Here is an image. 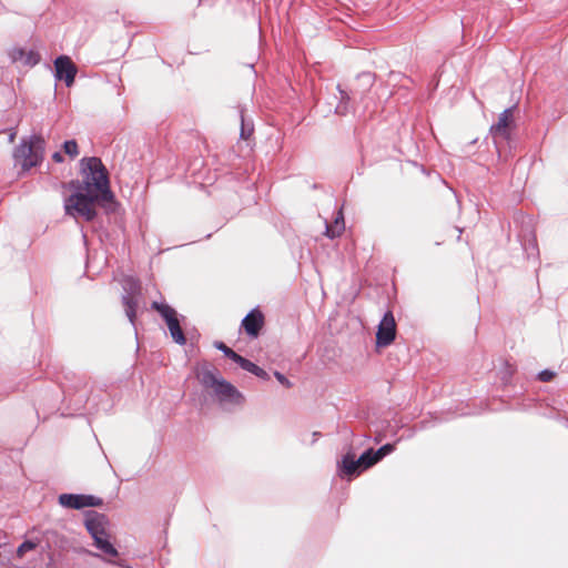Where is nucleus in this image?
<instances>
[{
	"label": "nucleus",
	"instance_id": "f3484780",
	"mask_svg": "<svg viewBox=\"0 0 568 568\" xmlns=\"http://www.w3.org/2000/svg\"><path fill=\"white\" fill-rule=\"evenodd\" d=\"M63 151L70 158L74 159L79 154V148L75 140H68L63 143Z\"/></svg>",
	"mask_w": 568,
	"mask_h": 568
},
{
	"label": "nucleus",
	"instance_id": "39448f33",
	"mask_svg": "<svg viewBox=\"0 0 568 568\" xmlns=\"http://www.w3.org/2000/svg\"><path fill=\"white\" fill-rule=\"evenodd\" d=\"M59 504L70 509H82L85 507H99L103 504V500L93 495L61 494L59 496Z\"/></svg>",
	"mask_w": 568,
	"mask_h": 568
},
{
	"label": "nucleus",
	"instance_id": "2eb2a0df",
	"mask_svg": "<svg viewBox=\"0 0 568 568\" xmlns=\"http://www.w3.org/2000/svg\"><path fill=\"white\" fill-rule=\"evenodd\" d=\"M345 230V223H333V224H326L325 234L329 239H336L338 237L343 231Z\"/></svg>",
	"mask_w": 568,
	"mask_h": 568
},
{
	"label": "nucleus",
	"instance_id": "4468645a",
	"mask_svg": "<svg viewBox=\"0 0 568 568\" xmlns=\"http://www.w3.org/2000/svg\"><path fill=\"white\" fill-rule=\"evenodd\" d=\"M357 459L359 460L358 464H361L363 470H366L378 463L373 448L365 450Z\"/></svg>",
	"mask_w": 568,
	"mask_h": 568
},
{
	"label": "nucleus",
	"instance_id": "5701e85b",
	"mask_svg": "<svg viewBox=\"0 0 568 568\" xmlns=\"http://www.w3.org/2000/svg\"><path fill=\"white\" fill-rule=\"evenodd\" d=\"M251 374L255 375L256 377H258L263 381L270 379V375L267 374V372L264 371L263 368H261L260 366H257L256 364H255L254 368L252 369Z\"/></svg>",
	"mask_w": 568,
	"mask_h": 568
},
{
	"label": "nucleus",
	"instance_id": "c756f323",
	"mask_svg": "<svg viewBox=\"0 0 568 568\" xmlns=\"http://www.w3.org/2000/svg\"><path fill=\"white\" fill-rule=\"evenodd\" d=\"M338 91H339L342 101H348L351 99L348 92L341 89L339 85H338Z\"/></svg>",
	"mask_w": 568,
	"mask_h": 568
},
{
	"label": "nucleus",
	"instance_id": "7ed1b4c3",
	"mask_svg": "<svg viewBox=\"0 0 568 568\" xmlns=\"http://www.w3.org/2000/svg\"><path fill=\"white\" fill-rule=\"evenodd\" d=\"M45 150V140L38 134L22 138L13 150L16 164L21 166L22 172H28L42 163Z\"/></svg>",
	"mask_w": 568,
	"mask_h": 568
},
{
	"label": "nucleus",
	"instance_id": "b1692460",
	"mask_svg": "<svg viewBox=\"0 0 568 568\" xmlns=\"http://www.w3.org/2000/svg\"><path fill=\"white\" fill-rule=\"evenodd\" d=\"M555 377V373L550 369H544L538 374V379L541 382H550Z\"/></svg>",
	"mask_w": 568,
	"mask_h": 568
},
{
	"label": "nucleus",
	"instance_id": "6ab92c4d",
	"mask_svg": "<svg viewBox=\"0 0 568 568\" xmlns=\"http://www.w3.org/2000/svg\"><path fill=\"white\" fill-rule=\"evenodd\" d=\"M395 450V444H385L383 445L382 447H379L377 450H375V456L377 458V460H382L385 456H387L388 454H390L392 452Z\"/></svg>",
	"mask_w": 568,
	"mask_h": 568
},
{
	"label": "nucleus",
	"instance_id": "cd10ccee",
	"mask_svg": "<svg viewBox=\"0 0 568 568\" xmlns=\"http://www.w3.org/2000/svg\"><path fill=\"white\" fill-rule=\"evenodd\" d=\"M94 539V545L97 548H100V545H102L108 539V534L105 535H95L91 536Z\"/></svg>",
	"mask_w": 568,
	"mask_h": 568
},
{
	"label": "nucleus",
	"instance_id": "6e6552de",
	"mask_svg": "<svg viewBox=\"0 0 568 568\" xmlns=\"http://www.w3.org/2000/svg\"><path fill=\"white\" fill-rule=\"evenodd\" d=\"M129 293L122 296V303L124 306L125 315L129 318L130 323L134 325L136 307H138V298L136 295L140 294L141 286L138 281L130 278L128 282Z\"/></svg>",
	"mask_w": 568,
	"mask_h": 568
},
{
	"label": "nucleus",
	"instance_id": "bb28decb",
	"mask_svg": "<svg viewBox=\"0 0 568 568\" xmlns=\"http://www.w3.org/2000/svg\"><path fill=\"white\" fill-rule=\"evenodd\" d=\"M241 121H242L241 138L242 139H247L248 135L251 134V132L253 131V129L246 126L242 112H241Z\"/></svg>",
	"mask_w": 568,
	"mask_h": 568
},
{
	"label": "nucleus",
	"instance_id": "423d86ee",
	"mask_svg": "<svg viewBox=\"0 0 568 568\" xmlns=\"http://www.w3.org/2000/svg\"><path fill=\"white\" fill-rule=\"evenodd\" d=\"M396 337V323L394 315L387 311L381 320L376 332V345L386 347L390 345Z\"/></svg>",
	"mask_w": 568,
	"mask_h": 568
},
{
	"label": "nucleus",
	"instance_id": "c85d7f7f",
	"mask_svg": "<svg viewBox=\"0 0 568 568\" xmlns=\"http://www.w3.org/2000/svg\"><path fill=\"white\" fill-rule=\"evenodd\" d=\"M52 160L57 163H62L64 161V158L60 152H54L52 154Z\"/></svg>",
	"mask_w": 568,
	"mask_h": 568
},
{
	"label": "nucleus",
	"instance_id": "a878e982",
	"mask_svg": "<svg viewBox=\"0 0 568 568\" xmlns=\"http://www.w3.org/2000/svg\"><path fill=\"white\" fill-rule=\"evenodd\" d=\"M36 548V544L30 541V540H27L24 542H22L19 547H18V554H23L26 551H29V550H32Z\"/></svg>",
	"mask_w": 568,
	"mask_h": 568
},
{
	"label": "nucleus",
	"instance_id": "a211bd4d",
	"mask_svg": "<svg viewBox=\"0 0 568 568\" xmlns=\"http://www.w3.org/2000/svg\"><path fill=\"white\" fill-rule=\"evenodd\" d=\"M234 363H236L242 369L251 373L254 368L255 364L245 357L241 356L240 354H235V356L232 359Z\"/></svg>",
	"mask_w": 568,
	"mask_h": 568
},
{
	"label": "nucleus",
	"instance_id": "f8f14e48",
	"mask_svg": "<svg viewBox=\"0 0 568 568\" xmlns=\"http://www.w3.org/2000/svg\"><path fill=\"white\" fill-rule=\"evenodd\" d=\"M10 58L13 62H22L24 65L34 67L40 61V54L37 51H26L22 48H14L10 52Z\"/></svg>",
	"mask_w": 568,
	"mask_h": 568
},
{
	"label": "nucleus",
	"instance_id": "9b49d317",
	"mask_svg": "<svg viewBox=\"0 0 568 568\" xmlns=\"http://www.w3.org/2000/svg\"><path fill=\"white\" fill-rule=\"evenodd\" d=\"M264 324V316L261 311L252 310L243 320L242 326L251 337H257Z\"/></svg>",
	"mask_w": 568,
	"mask_h": 568
},
{
	"label": "nucleus",
	"instance_id": "f03ea898",
	"mask_svg": "<svg viewBox=\"0 0 568 568\" xmlns=\"http://www.w3.org/2000/svg\"><path fill=\"white\" fill-rule=\"evenodd\" d=\"M197 379L205 389H211L220 403L241 405L244 396L230 382L224 379L215 367L204 365L197 373Z\"/></svg>",
	"mask_w": 568,
	"mask_h": 568
},
{
	"label": "nucleus",
	"instance_id": "2f4dec72",
	"mask_svg": "<svg viewBox=\"0 0 568 568\" xmlns=\"http://www.w3.org/2000/svg\"><path fill=\"white\" fill-rule=\"evenodd\" d=\"M312 436H313V440H312V443H315V442L318 439V437L321 436V433H318V432H314V433L312 434Z\"/></svg>",
	"mask_w": 568,
	"mask_h": 568
},
{
	"label": "nucleus",
	"instance_id": "aec40b11",
	"mask_svg": "<svg viewBox=\"0 0 568 568\" xmlns=\"http://www.w3.org/2000/svg\"><path fill=\"white\" fill-rule=\"evenodd\" d=\"M214 347L219 351H221L227 358L231 361L235 356L236 352H234L232 348H230L225 343L223 342H215Z\"/></svg>",
	"mask_w": 568,
	"mask_h": 568
},
{
	"label": "nucleus",
	"instance_id": "393cba45",
	"mask_svg": "<svg viewBox=\"0 0 568 568\" xmlns=\"http://www.w3.org/2000/svg\"><path fill=\"white\" fill-rule=\"evenodd\" d=\"M274 376L278 381V383L282 384L283 386H285L286 388L292 387V383L282 373L276 371V372H274Z\"/></svg>",
	"mask_w": 568,
	"mask_h": 568
},
{
	"label": "nucleus",
	"instance_id": "f257e3e1",
	"mask_svg": "<svg viewBox=\"0 0 568 568\" xmlns=\"http://www.w3.org/2000/svg\"><path fill=\"white\" fill-rule=\"evenodd\" d=\"M83 180H72L69 185L75 191L64 200V212L72 217L81 216L92 222L98 212L94 204H99L106 212H113L115 197L110 189L109 173L101 159L97 156L81 160Z\"/></svg>",
	"mask_w": 568,
	"mask_h": 568
},
{
	"label": "nucleus",
	"instance_id": "20e7f679",
	"mask_svg": "<svg viewBox=\"0 0 568 568\" xmlns=\"http://www.w3.org/2000/svg\"><path fill=\"white\" fill-rule=\"evenodd\" d=\"M151 307L158 311L161 317L165 321L172 339L179 345H184L186 343V338L180 325L176 311L168 304L156 301L151 304Z\"/></svg>",
	"mask_w": 568,
	"mask_h": 568
},
{
	"label": "nucleus",
	"instance_id": "0eeeda50",
	"mask_svg": "<svg viewBox=\"0 0 568 568\" xmlns=\"http://www.w3.org/2000/svg\"><path fill=\"white\" fill-rule=\"evenodd\" d=\"M516 106L505 109L498 118V121L490 126V133L494 139L508 141L510 139V126L514 122V110Z\"/></svg>",
	"mask_w": 568,
	"mask_h": 568
},
{
	"label": "nucleus",
	"instance_id": "7c9ffc66",
	"mask_svg": "<svg viewBox=\"0 0 568 568\" xmlns=\"http://www.w3.org/2000/svg\"><path fill=\"white\" fill-rule=\"evenodd\" d=\"M344 222V216L342 211H338L337 215L335 216L334 223H341Z\"/></svg>",
	"mask_w": 568,
	"mask_h": 568
},
{
	"label": "nucleus",
	"instance_id": "412c9836",
	"mask_svg": "<svg viewBox=\"0 0 568 568\" xmlns=\"http://www.w3.org/2000/svg\"><path fill=\"white\" fill-rule=\"evenodd\" d=\"M99 549L102 550L108 556H118V550L108 539L102 545H100Z\"/></svg>",
	"mask_w": 568,
	"mask_h": 568
},
{
	"label": "nucleus",
	"instance_id": "9d476101",
	"mask_svg": "<svg viewBox=\"0 0 568 568\" xmlns=\"http://www.w3.org/2000/svg\"><path fill=\"white\" fill-rule=\"evenodd\" d=\"M109 521L105 515L89 511L85 518V528L91 536L105 535Z\"/></svg>",
	"mask_w": 568,
	"mask_h": 568
},
{
	"label": "nucleus",
	"instance_id": "473e14b6",
	"mask_svg": "<svg viewBox=\"0 0 568 568\" xmlns=\"http://www.w3.org/2000/svg\"><path fill=\"white\" fill-rule=\"evenodd\" d=\"M14 136H16V133H14V132H13V133H11V134H10V141H13Z\"/></svg>",
	"mask_w": 568,
	"mask_h": 568
},
{
	"label": "nucleus",
	"instance_id": "dca6fc26",
	"mask_svg": "<svg viewBox=\"0 0 568 568\" xmlns=\"http://www.w3.org/2000/svg\"><path fill=\"white\" fill-rule=\"evenodd\" d=\"M357 81L362 87V93H364L373 85L374 75L371 72H363L357 75Z\"/></svg>",
	"mask_w": 568,
	"mask_h": 568
},
{
	"label": "nucleus",
	"instance_id": "ddd939ff",
	"mask_svg": "<svg viewBox=\"0 0 568 568\" xmlns=\"http://www.w3.org/2000/svg\"><path fill=\"white\" fill-rule=\"evenodd\" d=\"M358 459H355V456L353 454H346L342 459V473L345 476H354L358 475L361 471H363L361 464Z\"/></svg>",
	"mask_w": 568,
	"mask_h": 568
},
{
	"label": "nucleus",
	"instance_id": "1a4fd4ad",
	"mask_svg": "<svg viewBox=\"0 0 568 568\" xmlns=\"http://www.w3.org/2000/svg\"><path fill=\"white\" fill-rule=\"evenodd\" d=\"M55 78L63 80L67 87L74 82L77 75V67L67 55H60L54 60Z\"/></svg>",
	"mask_w": 568,
	"mask_h": 568
},
{
	"label": "nucleus",
	"instance_id": "4be33fe9",
	"mask_svg": "<svg viewBox=\"0 0 568 568\" xmlns=\"http://www.w3.org/2000/svg\"><path fill=\"white\" fill-rule=\"evenodd\" d=\"M99 549L102 550L108 556H118V550L108 539L102 545H100Z\"/></svg>",
	"mask_w": 568,
	"mask_h": 568
}]
</instances>
